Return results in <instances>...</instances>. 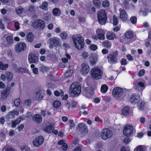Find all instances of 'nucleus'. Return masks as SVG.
Wrapping results in <instances>:
<instances>
[{
	"instance_id": "864d4df0",
	"label": "nucleus",
	"mask_w": 151,
	"mask_h": 151,
	"mask_svg": "<svg viewBox=\"0 0 151 151\" xmlns=\"http://www.w3.org/2000/svg\"><path fill=\"white\" fill-rule=\"evenodd\" d=\"M2 151H14V150L9 146H6L3 148Z\"/></svg>"
},
{
	"instance_id": "cd10ccee",
	"label": "nucleus",
	"mask_w": 151,
	"mask_h": 151,
	"mask_svg": "<svg viewBox=\"0 0 151 151\" xmlns=\"http://www.w3.org/2000/svg\"><path fill=\"white\" fill-rule=\"evenodd\" d=\"M130 107L128 106H125L122 109V114L124 116H127L129 114Z\"/></svg>"
},
{
	"instance_id": "2f4dec72",
	"label": "nucleus",
	"mask_w": 151,
	"mask_h": 151,
	"mask_svg": "<svg viewBox=\"0 0 151 151\" xmlns=\"http://www.w3.org/2000/svg\"><path fill=\"white\" fill-rule=\"evenodd\" d=\"M27 40L29 42H32L34 40V36L33 33L30 32L28 33L26 35Z\"/></svg>"
},
{
	"instance_id": "774afa93",
	"label": "nucleus",
	"mask_w": 151,
	"mask_h": 151,
	"mask_svg": "<svg viewBox=\"0 0 151 151\" xmlns=\"http://www.w3.org/2000/svg\"><path fill=\"white\" fill-rule=\"evenodd\" d=\"M14 26L17 30H18L19 29L20 26L18 22H15Z\"/></svg>"
},
{
	"instance_id": "5701e85b",
	"label": "nucleus",
	"mask_w": 151,
	"mask_h": 151,
	"mask_svg": "<svg viewBox=\"0 0 151 151\" xmlns=\"http://www.w3.org/2000/svg\"><path fill=\"white\" fill-rule=\"evenodd\" d=\"M10 92V89L9 88H6L5 90L1 91V98L3 99L6 98L9 95Z\"/></svg>"
},
{
	"instance_id": "c85d7f7f",
	"label": "nucleus",
	"mask_w": 151,
	"mask_h": 151,
	"mask_svg": "<svg viewBox=\"0 0 151 151\" xmlns=\"http://www.w3.org/2000/svg\"><path fill=\"white\" fill-rule=\"evenodd\" d=\"M146 147L145 146L139 145L137 146L133 151H146Z\"/></svg>"
},
{
	"instance_id": "a211bd4d",
	"label": "nucleus",
	"mask_w": 151,
	"mask_h": 151,
	"mask_svg": "<svg viewBox=\"0 0 151 151\" xmlns=\"http://www.w3.org/2000/svg\"><path fill=\"white\" fill-rule=\"evenodd\" d=\"M19 114L18 111L14 110L9 111L7 114L6 117L8 119H12L14 118L15 116H18Z\"/></svg>"
},
{
	"instance_id": "69168bd1",
	"label": "nucleus",
	"mask_w": 151,
	"mask_h": 151,
	"mask_svg": "<svg viewBox=\"0 0 151 151\" xmlns=\"http://www.w3.org/2000/svg\"><path fill=\"white\" fill-rule=\"evenodd\" d=\"M87 93H88V96L87 97H90V96L92 95L93 93V90L92 89H87Z\"/></svg>"
},
{
	"instance_id": "603ef678",
	"label": "nucleus",
	"mask_w": 151,
	"mask_h": 151,
	"mask_svg": "<svg viewBox=\"0 0 151 151\" xmlns=\"http://www.w3.org/2000/svg\"><path fill=\"white\" fill-rule=\"evenodd\" d=\"M103 45L104 46L108 48H110L111 45V42L108 41H106L103 43Z\"/></svg>"
},
{
	"instance_id": "9d476101",
	"label": "nucleus",
	"mask_w": 151,
	"mask_h": 151,
	"mask_svg": "<svg viewBox=\"0 0 151 151\" xmlns=\"http://www.w3.org/2000/svg\"><path fill=\"white\" fill-rule=\"evenodd\" d=\"M133 132V127L130 125H126L123 129V134L124 135L127 137L130 136Z\"/></svg>"
},
{
	"instance_id": "f8f14e48",
	"label": "nucleus",
	"mask_w": 151,
	"mask_h": 151,
	"mask_svg": "<svg viewBox=\"0 0 151 151\" xmlns=\"http://www.w3.org/2000/svg\"><path fill=\"white\" fill-rule=\"evenodd\" d=\"M27 45L24 42H20L17 44L15 45V50L17 52L23 51L25 50L27 48Z\"/></svg>"
},
{
	"instance_id": "6e6d98bb",
	"label": "nucleus",
	"mask_w": 151,
	"mask_h": 151,
	"mask_svg": "<svg viewBox=\"0 0 151 151\" xmlns=\"http://www.w3.org/2000/svg\"><path fill=\"white\" fill-rule=\"evenodd\" d=\"M19 70L20 72L24 73H27L28 72V70L27 69L23 68H20L19 70H17V72H19Z\"/></svg>"
},
{
	"instance_id": "09e8293b",
	"label": "nucleus",
	"mask_w": 151,
	"mask_h": 151,
	"mask_svg": "<svg viewBox=\"0 0 151 151\" xmlns=\"http://www.w3.org/2000/svg\"><path fill=\"white\" fill-rule=\"evenodd\" d=\"M7 42L9 44H12L13 42V37L12 36H9L6 37Z\"/></svg>"
},
{
	"instance_id": "a878e982",
	"label": "nucleus",
	"mask_w": 151,
	"mask_h": 151,
	"mask_svg": "<svg viewBox=\"0 0 151 151\" xmlns=\"http://www.w3.org/2000/svg\"><path fill=\"white\" fill-rule=\"evenodd\" d=\"M23 119V117L20 116L16 120L12 121V128H14L16 127L17 125L19 124L21 120Z\"/></svg>"
},
{
	"instance_id": "f704fd0d",
	"label": "nucleus",
	"mask_w": 151,
	"mask_h": 151,
	"mask_svg": "<svg viewBox=\"0 0 151 151\" xmlns=\"http://www.w3.org/2000/svg\"><path fill=\"white\" fill-rule=\"evenodd\" d=\"M73 73V70H68L64 74V76L65 78H68L71 77Z\"/></svg>"
},
{
	"instance_id": "4c0bfd02",
	"label": "nucleus",
	"mask_w": 151,
	"mask_h": 151,
	"mask_svg": "<svg viewBox=\"0 0 151 151\" xmlns=\"http://www.w3.org/2000/svg\"><path fill=\"white\" fill-rule=\"evenodd\" d=\"M61 104V102L58 100H56L53 103V106L55 108H58L60 106Z\"/></svg>"
},
{
	"instance_id": "c9c22d12",
	"label": "nucleus",
	"mask_w": 151,
	"mask_h": 151,
	"mask_svg": "<svg viewBox=\"0 0 151 151\" xmlns=\"http://www.w3.org/2000/svg\"><path fill=\"white\" fill-rule=\"evenodd\" d=\"M50 69V68L43 65H41L40 68V71L43 73L47 72Z\"/></svg>"
},
{
	"instance_id": "dca6fc26",
	"label": "nucleus",
	"mask_w": 151,
	"mask_h": 151,
	"mask_svg": "<svg viewBox=\"0 0 151 151\" xmlns=\"http://www.w3.org/2000/svg\"><path fill=\"white\" fill-rule=\"evenodd\" d=\"M134 87L137 90L142 91L145 88V86L143 82L137 81L134 83Z\"/></svg>"
},
{
	"instance_id": "f03ea898",
	"label": "nucleus",
	"mask_w": 151,
	"mask_h": 151,
	"mask_svg": "<svg viewBox=\"0 0 151 151\" xmlns=\"http://www.w3.org/2000/svg\"><path fill=\"white\" fill-rule=\"evenodd\" d=\"M96 35H93L91 36L92 39L95 41L98 40H103L105 39V32L101 28H98L96 30Z\"/></svg>"
},
{
	"instance_id": "bb28decb",
	"label": "nucleus",
	"mask_w": 151,
	"mask_h": 151,
	"mask_svg": "<svg viewBox=\"0 0 151 151\" xmlns=\"http://www.w3.org/2000/svg\"><path fill=\"white\" fill-rule=\"evenodd\" d=\"M78 127L79 130L82 132H86L88 131L87 126L85 124L83 123L79 124L78 125Z\"/></svg>"
},
{
	"instance_id": "f3484780",
	"label": "nucleus",
	"mask_w": 151,
	"mask_h": 151,
	"mask_svg": "<svg viewBox=\"0 0 151 151\" xmlns=\"http://www.w3.org/2000/svg\"><path fill=\"white\" fill-rule=\"evenodd\" d=\"M44 139L42 136H40L35 139L33 142V145L36 147H38L42 144Z\"/></svg>"
},
{
	"instance_id": "7c9ffc66",
	"label": "nucleus",
	"mask_w": 151,
	"mask_h": 151,
	"mask_svg": "<svg viewBox=\"0 0 151 151\" xmlns=\"http://www.w3.org/2000/svg\"><path fill=\"white\" fill-rule=\"evenodd\" d=\"M48 2L46 1H44L41 5L39 7L42 10L46 11L48 10Z\"/></svg>"
},
{
	"instance_id": "de8ad7c7",
	"label": "nucleus",
	"mask_w": 151,
	"mask_h": 151,
	"mask_svg": "<svg viewBox=\"0 0 151 151\" xmlns=\"http://www.w3.org/2000/svg\"><path fill=\"white\" fill-rule=\"evenodd\" d=\"M35 10V6L33 5H29L27 11L31 12H34Z\"/></svg>"
},
{
	"instance_id": "37998d69",
	"label": "nucleus",
	"mask_w": 151,
	"mask_h": 151,
	"mask_svg": "<svg viewBox=\"0 0 151 151\" xmlns=\"http://www.w3.org/2000/svg\"><path fill=\"white\" fill-rule=\"evenodd\" d=\"M89 54L88 52L86 51L83 52L81 55V57L82 58L86 59L88 58Z\"/></svg>"
},
{
	"instance_id": "2eb2a0df",
	"label": "nucleus",
	"mask_w": 151,
	"mask_h": 151,
	"mask_svg": "<svg viewBox=\"0 0 151 151\" xmlns=\"http://www.w3.org/2000/svg\"><path fill=\"white\" fill-rule=\"evenodd\" d=\"M81 73L83 76L86 75L89 73L90 69L88 64L83 63L81 65Z\"/></svg>"
},
{
	"instance_id": "b1692460",
	"label": "nucleus",
	"mask_w": 151,
	"mask_h": 151,
	"mask_svg": "<svg viewBox=\"0 0 151 151\" xmlns=\"http://www.w3.org/2000/svg\"><path fill=\"white\" fill-rule=\"evenodd\" d=\"M138 109L139 111H142L144 109L146 106L145 102L142 100H140L139 102L137 104Z\"/></svg>"
},
{
	"instance_id": "6ab92c4d",
	"label": "nucleus",
	"mask_w": 151,
	"mask_h": 151,
	"mask_svg": "<svg viewBox=\"0 0 151 151\" xmlns=\"http://www.w3.org/2000/svg\"><path fill=\"white\" fill-rule=\"evenodd\" d=\"M108 62L111 64H115L117 62V59L116 55L110 54L107 56Z\"/></svg>"
},
{
	"instance_id": "473e14b6",
	"label": "nucleus",
	"mask_w": 151,
	"mask_h": 151,
	"mask_svg": "<svg viewBox=\"0 0 151 151\" xmlns=\"http://www.w3.org/2000/svg\"><path fill=\"white\" fill-rule=\"evenodd\" d=\"M44 129L45 132L48 133L52 132L53 129V125L52 124H50L49 126L45 127Z\"/></svg>"
},
{
	"instance_id": "338daca9",
	"label": "nucleus",
	"mask_w": 151,
	"mask_h": 151,
	"mask_svg": "<svg viewBox=\"0 0 151 151\" xmlns=\"http://www.w3.org/2000/svg\"><path fill=\"white\" fill-rule=\"evenodd\" d=\"M15 132L12 129L10 130L9 133V135L10 136H13L15 134Z\"/></svg>"
},
{
	"instance_id": "0eeeda50",
	"label": "nucleus",
	"mask_w": 151,
	"mask_h": 151,
	"mask_svg": "<svg viewBox=\"0 0 151 151\" xmlns=\"http://www.w3.org/2000/svg\"><path fill=\"white\" fill-rule=\"evenodd\" d=\"M123 91L122 89L119 87L114 88L112 90L113 96L116 99H119L122 94Z\"/></svg>"
},
{
	"instance_id": "4468645a",
	"label": "nucleus",
	"mask_w": 151,
	"mask_h": 151,
	"mask_svg": "<svg viewBox=\"0 0 151 151\" xmlns=\"http://www.w3.org/2000/svg\"><path fill=\"white\" fill-rule=\"evenodd\" d=\"M99 55L95 54L90 55L89 58V61L91 65H95L98 61L99 59Z\"/></svg>"
},
{
	"instance_id": "e433bc0d",
	"label": "nucleus",
	"mask_w": 151,
	"mask_h": 151,
	"mask_svg": "<svg viewBox=\"0 0 151 151\" xmlns=\"http://www.w3.org/2000/svg\"><path fill=\"white\" fill-rule=\"evenodd\" d=\"M8 67V64H4L2 62H0V69L3 70H6Z\"/></svg>"
},
{
	"instance_id": "39448f33",
	"label": "nucleus",
	"mask_w": 151,
	"mask_h": 151,
	"mask_svg": "<svg viewBox=\"0 0 151 151\" xmlns=\"http://www.w3.org/2000/svg\"><path fill=\"white\" fill-rule=\"evenodd\" d=\"M97 17L99 23L101 24H104L106 20V12L104 10H101L97 13Z\"/></svg>"
},
{
	"instance_id": "5fc2aeb1",
	"label": "nucleus",
	"mask_w": 151,
	"mask_h": 151,
	"mask_svg": "<svg viewBox=\"0 0 151 151\" xmlns=\"http://www.w3.org/2000/svg\"><path fill=\"white\" fill-rule=\"evenodd\" d=\"M109 4V3L108 1L107 0H104L102 3V6L104 7H108Z\"/></svg>"
},
{
	"instance_id": "13d9d810",
	"label": "nucleus",
	"mask_w": 151,
	"mask_h": 151,
	"mask_svg": "<svg viewBox=\"0 0 151 151\" xmlns=\"http://www.w3.org/2000/svg\"><path fill=\"white\" fill-rule=\"evenodd\" d=\"M54 94L56 96H59L60 95L62 96L64 94L63 92L61 91H60V93L58 91H55L54 92Z\"/></svg>"
},
{
	"instance_id": "423d86ee",
	"label": "nucleus",
	"mask_w": 151,
	"mask_h": 151,
	"mask_svg": "<svg viewBox=\"0 0 151 151\" xmlns=\"http://www.w3.org/2000/svg\"><path fill=\"white\" fill-rule=\"evenodd\" d=\"M49 41V47L51 49H53L54 47H58L61 45L60 39L56 37L50 39Z\"/></svg>"
},
{
	"instance_id": "052dcab7",
	"label": "nucleus",
	"mask_w": 151,
	"mask_h": 151,
	"mask_svg": "<svg viewBox=\"0 0 151 151\" xmlns=\"http://www.w3.org/2000/svg\"><path fill=\"white\" fill-rule=\"evenodd\" d=\"M118 20L117 18L114 16H113V24L114 25H117L118 23Z\"/></svg>"
},
{
	"instance_id": "a18cd8bd",
	"label": "nucleus",
	"mask_w": 151,
	"mask_h": 151,
	"mask_svg": "<svg viewBox=\"0 0 151 151\" xmlns=\"http://www.w3.org/2000/svg\"><path fill=\"white\" fill-rule=\"evenodd\" d=\"M30 66L31 68L32 69V70L33 73L35 74H37L38 73V68H35V65L34 64H32Z\"/></svg>"
},
{
	"instance_id": "c03bdc74",
	"label": "nucleus",
	"mask_w": 151,
	"mask_h": 151,
	"mask_svg": "<svg viewBox=\"0 0 151 151\" xmlns=\"http://www.w3.org/2000/svg\"><path fill=\"white\" fill-rule=\"evenodd\" d=\"M43 97V94L40 92L37 93L36 95V98L38 100H41Z\"/></svg>"
},
{
	"instance_id": "3c124183",
	"label": "nucleus",
	"mask_w": 151,
	"mask_h": 151,
	"mask_svg": "<svg viewBox=\"0 0 151 151\" xmlns=\"http://www.w3.org/2000/svg\"><path fill=\"white\" fill-rule=\"evenodd\" d=\"M22 151H30V149L27 146L25 145L22 146L20 147Z\"/></svg>"
},
{
	"instance_id": "aec40b11",
	"label": "nucleus",
	"mask_w": 151,
	"mask_h": 151,
	"mask_svg": "<svg viewBox=\"0 0 151 151\" xmlns=\"http://www.w3.org/2000/svg\"><path fill=\"white\" fill-rule=\"evenodd\" d=\"M28 60L30 63H35L38 60V58L34 54H29L28 56Z\"/></svg>"
},
{
	"instance_id": "20e7f679",
	"label": "nucleus",
	"mask_w": 151,
	"mask_h": 151,
	"mask_svg": "<svg viewBox=\"0 0 151 151\" xmlns=\"http://www.w3.org/2000/svg\"><path fill=\"white\" fill-rule=\"evenodd\" d=\"M102 71L98 67L93 68L91 70V75L95 79L98 80L100 79L102 77Z\"/></svg>"
},
{
	"instance_id": "79ce46f5",
	"label": "nucleus",
	"mask_w": 151,
	"mask_h": 151,
	"mask_svg": "<svg viewBox=\"0 0 151 151\" xmlns=\"http://www.w3.org/2000/svg\"><path fill=\"white\" fill-rule=\"evenodd\" d=\"M89 48L91 51H95L97 50L98 47L95 44H91L89 46Z\"/></svg>"
},
{
	"instance_id": "8fccbe9b",
	"label": "nucleus",
	"mask_w": 151,
	"mask_h": 151,
	"mask_svg": "<svg viewBox=\"0 0 151 151\" xmlns=\"http://www.w3.org/2000/svg\"><path fill=\"white\" fill-rule=\"evenodd\" d=\"M31 101L30 99H28L26 100L24 102V105L27 107H30L31 105Z\"/></svg>"
},
{
	"instance_id": "6e6552de",
	"label": "nucleus",
	"mask_w": 151,
	"mask_h": 151,
	"mask_svg": "<svg viewBox=\"0 0 151 151\" xmlns=\"http://www.w3.org/2000/svg\"><path fill=\"white\" fill-rule=\"evenodd\" d=\"M32 26L34 28L42 29L45 27V23L42 20L37 19L33 22Z\"/></svg>"
},
{
	"instance_id": "f257e3e1",
	"label": "nucleus",
	"mask_w": 151,
	"mask_h": 151,
	"mask_svg": "<svg viewBox=\"0 0 151 151\" xmlns=\"http://www.w3.org/2000/svg\"><path fill=\"white\" fill-rule=\"evenodd\" d=\"M72 39L74 45L76 47L78 50H81L84 47V43L83 38L79 35H75L72 37Z\"/></svg>"
},
{
	"instance_id": "1a4fd4ad",
	"label": "nucleus",
	"mask_w": 151,
	"mask_h": 151,
	"mask_svg": "<svg viewBox=\"0 0 151 151\" xmlns=\"http://www.w3.org/2000/svg\"><path fill=\"white\" fill-rule=\"evenodd\" d=\"M112 135V131L107 128L103 129L102 131L101 137L104 140L111 137Z\"/></svg>"
},
{
	"instance_id": "a19ab883",
	"label": "nucleus",
	"mask_w": 151,
	"mask_h": 151,
	"mask_svg": "<svg viewBox=\"0 0 151 151\" xmlns=\"http://www.w3.org/2000/svg\"><path fill=\"white\" fill-rule=\"evenodd\" d=\"M108 89V86L104 84L102 86L101 89V91L102 93H105L107 91Z\"/></svg>"
},
{
	"instance_id": "4be33fe9",
	"label": "nucleus",
	"mask_w": 151,
	"mask_h": 151,
	"mask_svg": "<svg viewBox=\"0 0 151 151\" xmlns=\"http://www.w3.org/2000/svg\"><path fill=\"white\" fill-rule=\"evenodd\" d=\"M120 12V18L123 21L127 20V15L126 12L122 9H119Z\"/></svg>"
},
{
	"instance_id": "49530a36",
	"label": "nucleus",
	"mask_w": 151,
	"mask_h": 151,
	"mask_svg": "<svg viewBox=\"0 0 151 151\" xmlns=\"http://www.w3.org/2000/svg\"><path fill=\"white\" fill-rule=\"evenodd\" d=\"M25 9L21 7H18L17 10V12L19 14L25 13Z\"/></svg>"
},
{
	"instance_id": "393cba45",
	"label": "nucleus",
	"mask_w": 151,
	"mask_h": 151,
	"mask_svg": "<svg viewBox=\"0 0 151 151\" xmlns=\"http://www.w3.org/2000/svg\"><path fill=\"white\" fill-rule=\"evenodd\" d=\"M33 119L34 121L37 124L41 123L42 121L41 116L39 114H36L33 116Z\"/></svg>"
},
{
	"instance_id": "58836bf2",
	"label": "nucleus",
	"mask_w": 151,
	"mask_h": 151,
	"mask_svg": "<svg viewBox=\"0 0 151 151\" xmlns=\"http://www.w3.org/2000/svg\"><path fill=\"white\" fill-rule=\"evenodd\" d=\"M125 37L128 39H131L133 37L132 32L130 31H127L125 33Z\"/></svg>"
},
{
	"instance_id": "0e129e2a",
	"label": "nucleus",
	"mask_w": 151,
	"mask_h": 151,
	"mask_svg": "<svg viewBox=\"0 0 151 151\" xmlns=\"http://www.w3.org/2000/svg\"><path fill=\"white\" fill-rule=\"evenodd\" d=\"M121 28L120 25L115 26L113 28V30L115 32H117Z\"/></svg>"
},
{
	"instance_id": "72a5a7b5",
	"label": "nucleus",
	"mask_w": 151,
	"mask_h": 151,
	"mask_svg": "<svg viewBox=\"0 0 151 151\" xmlns=\"http://www.w3.org/2000/svg\"><path fill=\"white\" fill-rule=\"evenodd\" d=\"M65 57L62 59V61L63 63H67L68 62V60L70 59L71 57L68 54H66L65 55Z\"/></svg>"
},
{
	"instance_id": "ea45409f",
	"label": "nucleus",
	"mask_w": 151,
	"mask_h": 151,
	"mask_svg": "<svg viewBox=\"0 0 151 151\" xmlns=\"http://www.w3.org/2000/svg\"><path fill=\"white\" fill-rule=\"evenodd\" d=\"M43 19L45 20L48 21L51 18V15L48 13L44 14L43 16Z\"/></svg>"
},
{
	"instance_id": "ddd939ff",
	"label": "nucleus",
	"mask_w": 151,
	"mask_h": 151,
	"mask_svg": "<svg viewBox=\"0 0 151 151\" xmlns=\"http://www.w3.org/2000/svg\"><path fill=\"white\" fill-rule=\"evenodd\" d=\"M140 99V97L137 94H134L129 98V101L133 104H137L139 102Z\"/></svg>"
},
{
	"instance_id": "bf43d9fd",
	"label": "nucleus",
	"mask_w": 151,
	"mask_h": 151,
	"mask_svg": "<svg viewBox=\"0 0 151 151\" xmlns=\"http://www.w3.org/2000/svg\"><path fill=\"white\" fill-rule=\"evenodd\" d=\"M60 37L62 39H65L67 37V34L65 32H63L60 35Z\"/></svg>"
},
{
	"instance_id": "4d7b16f0",
	"label": "nucleus",
	"mask_w": 151,
	"mask_h": 151,
	"mask_svg": "<svg viewBox=\"0 0 151 151\" xmlns=\"http://www.w3.org/2000/svg\"><path fill=\"white\" fill-rule=\"evenodd\" d=\"M21 103V100L20 99H15L14 101L15 105L16 106H19Z\"/></svg>"
},
{
	"instance_id": "680f3d73",
	"label": "nucleus",
	"mask_w": 151,
	"mask_h": 151,
	"mask_svg": "<svg viewBox=\"0 0 151 151\" xmlns=\"http://www.w3.org/2000/svg\"><path fill=\"white\" fill-rule=\"evenodd\" d=\"M93 2L95 6H99L100 4V0H93Z\"/></svg>"
},
{
	"instance_id": "412c9836",
	"label": "nucleus",
	"mask_w": 151,
	"mask_h": 151,
	"mask_svg": "<svg viewBox=\"0 0 151 151\" xmlns=\"http://www.w3.org/2000/svg\"><path fill=\"white\" fill-rule=\"evenodd\" d=\"M106 37L109 40H113L117 38L115 34L111 32H108L106 34Z\"/></svg>"
},
{
	"instance_id": "c756f323",
	"label": "nucleus",
	"mask_w": 151,
	"mask_h": 151,
	"mask_svg": "<svg viewBox=\"0 0 151 151\" xmlns=\"http://www.w3.org/2000/svg\"><path fill=\"white\" fill-rule=\"evenodd\" d=\"M53 14L55 16L58 17L60 16L61 14L60 9L58 8H55L53 9L52 10Z\"/></svg>"
},
{
	"instance_id": "9b49d317",
	"label": "nucleus",
	"mask_w": 151,
	"mask_h": 151,
	"mask_svg": "<svg viewBox=\"0 0 151 151\" xmlns=\"http://www.w3.org/2000/svg\"><path fill=\"white\" fill-rule=\"evenodd\" d=\"M13 78V74L12 72L6 71V75L2 74L0 77L1 79L3 81L6 79L8 82H10Z\"/></svg>"
},
{
	"instance_id": "e2e57ef3",
	"label": "nucleus",
	"mask_w": 151,
	"mask_h": 151,
	"mask_svg": "<svg viewBox=\"0 0 151 151\" xmlns=\"http://www.w3.org/2000/svg\"><path fill=\"white\" fill-rule=\"evenodd\" d=\"M130 20L133 24H134L136 23L137 18L135 17H132L130 18Z\"/></svg>"
},
{
	"instance_id": "7ed1b4c3",
	"label": "nucleus",
	"mask_w": 151,
	"mask_h": 151,
	"mask_svg": "<svg viewBox=\"0 0 151 151\" xmlns=\"http://www.w3.org/2000/svg\"><path fill=\"white\" fill-rule=\"evenodd\" d=\"M81 87L79 84L74 83L71 85L69 92L74 96H78L81 93Z\"/></svg>"
}]
</instances>
